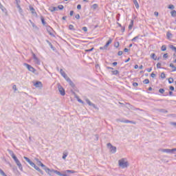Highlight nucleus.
Returning <instances> with one entry per match:
<instances>
[{
	"label": "nucleus",
	"instance_id": "nucleus-1",
	"mask_svg": "<svg viewBox=\"0 0 176 176\" xmlns=\"http://www.w3.org/2000/svg\"><path fill=\"white\" fill-rule=\"evenodd\" d=\"M8 152H9L10 156L14 160L16 166H18L19 170H23V165H21V163L20 162V160H19L17 157H16V155H14V153H13V151H11V150H8Z\"/></svg>",
	"mask_w": 176,
	"mask_h": 176
},
{
	"label": "nucleus",
	"instance_id": "nucleus-2",
	"mask_svg": "<svg viewBox=\"0 0 176 176\" xmlns=\"http://www.w3.org/2000/svg\"><path fill=\"white\" fill-rule=\"evenodd\" d=\"M118 166L121 167V168H126V167H129V162H127V159L122 158L118 160Z\"/></svg>",
	"mask_w": 176,
	"mask_h": 176
},
{
	"label": "nucleus",
	"instance_id": "nucleus-3",
	"mask_svg": "<svg viewBox=\"0 0 176 176\" xmlns=\"http://www.w3.org/2000/svg\"><path fill=\"white\" fill-rule=\"evenodd\" d=\"M57 86H58V90L60 96H65V89H64V87H63V86H61L60 83H58Z\"/></svg>",
	"mask_w": 176,
	"mask_h": 176
},
{
	"label": "nucleus",
	"instance_id": "nucleus-4",
	"mask_svg": "<svg viewBox=\"0 0 176 176\" xmlns=\"http://www.w3.org/2000/svg\"><path fill=\"white\" fill-rule=\"evenodd\" d=\"M24 67H26L28 68V71H30V72H32L33 74H35L36 72V69L34 68V67L31 66L28 63H23Z\"/></svg>",
	"mask_w": 176,
	"mask_h": 176
},
{
	"label": "nucleus",
	"instance_id": "nucleus-5",
	"mask_svg": "<svg viewBox=\"0 0 176 176\" xmlns=\"http://www.w3.org/2000/svg\"><path fill=\"white\" fill-rule=\"evenodd\" d=\"M107 148L110 149L111 153H116V146H113L111 143L107 144Z\"/></svg>",
	"mask_w": 176,
	"mask_h": 176
},
{
	"label": "nucleus",
	"instance_id": "nucleus-6",
	"mask_svg": "<svg viewBox=\"0 0 176 176\" xmlns=\"http://www.w3.org/2000/svg\"><path fill=\"white\" fill-rule=\"evenodd\" d=\"M34 86H35L37 89H42L43 87V85L41 81H36L34 82Z\"/></svg>",
	"mask_w": 176,
	"mask_h": 176
},
{
	"label": "nucleus",
	"instance_id": "nucleus-7",
	"mask_svg": "<svg viewBox=\"0 0 176 176\" xmlns=\"http://www.w3.org/2000/svg\"><path fill=\"white\" fill-rule=\"evenodd\" d=\"M85 101H86L87 104H88V105H89V107H93V108H94L95 109H97V106H96L94 103H92L90 101V100H89L88 98H86Z\"/></svg>",
	"mask_w": 176,
	"mask_h": 176
},
{
	"label": "nucleus",
	"instance_id": "nucleus-8",
	"mask_svg": "<svg viewBox=\"0 0 176 176\" xmlns=\"http://www.w3.org/2000/svg\"><path fill=\"white\" fill-rule=\"evenodd\" d=\"M161 152H163L164 153H173V148H163L161 149Z\"/></svg>",
	"mask_w": 176,
	"mask_h": 176
},
{
	"label": "nucleus",
	"instance_id": "nucleus-9",
	"mask_svg": "<svg viewBox=\"0 0 176 176\" xmlns=\"http://www.w3.org/2000/svg\"><path fill=\"white\" fill-rule=\"evenodd\" d=\"M30 10L33 16H35L36 17L38 16V14H36V12L35 11V8H34L32 6H30Z\"/></svg>",
	"mask_w": 176,
	"mask_h": 176
},
{
	"label": "nucleus",
	"instance_id": "nucleus-10",
	"mask_svg": "<svg viewBox=\"0 0 176 176\" xmlns=\"http://www.w3.org/2000/svg\"><path fill=\"white\" fill-rule=\"evenodd\" d=\"M121 122V123H131L132 124H135V122L134 121H130L129 120H119Z\"/></svg>",
	"mask_w": 176,
	"mask_h": 176
},
{
	"label": "nucleus",
	"instance_id": "nucleus-11",
	"mask_svg": "<svg viewBox=\"0 0 176 176\" xmlns=\"http://www.w3.org/2000/svg\"><path fill=\"white\" fill-rule=\"evenodd\" d=\"M112 43V38H109V41L107 42V43L104 45V49H107Z\"/></svg>",
	"mask_w": 176,
	"mask_h": 176
},
{
	"label": "nucleus",
	"instance_id": "nucleus-12",
	"mask_svg": "<svg viewBox=\"0 0 176 176\" xmlns=\"http://www.w3.org/2000/svg\"><path fill=\"white\" fill-rule=\"evenodd\" d=\"M43 170H45V171L46 173H47V174H50V173H52V170H50V168L46 167L45 165V167H43Z\"/></svg>",
	"mask_w": 176,
	"mask_h": 176
},
{
	"label": "nucleus",
	"instance_id": "nucleus-13",
	"mask_svg": "<svg viewBox=\"0 0 176 176\" xmlns=\"http://www.w3.org/2000/svg\"><path fill=\"white\" fill-rule=\"evenodd\" d=\"M43 170H45V171L46 173H47V174H50V173H52V170H50V168L46 167L45 165V167H43Z\"/></svg>",
	"mask_w": 176,
	"mask_h": 176
},
{
	"label": "nucleus",
	"instance_id": "nucleus-14",
	"mask_svg": "<svg viewBox=\"0 0 176 176\" xmlns=\"http://www.w3.org/2000/svg\"><path fill=\"white\" fill-rule=\"evenodd\" d=\"M23 159H25V160H26V162H28V163H29V164H34V162H32V161H31V160H30V158L27 157H23Z\"/></svg>",
	"mask_w": 176,
	"mask_h": 176
},
{
	"label": "nucleus",
	"instance_id": "nucleus-15",
	"mask_svg": "<svg viewBox=\"0 0 176 176\" xmlns=\"http://www.w3.org/2000/svg\"><path fill=\"white\" fill-rule=\"evenodd\" d=\"M51 173H54L57 175H60V176H62V175H63V173H61L60 171L56 170H51Z\"/></svg>",
	"mask_w": 176,
	"mask_h": 176
},
{
	"label": "nucleus",
	"instance_id": "nucleus-16",
	"mask_svg": "<svg viewBox=\"0 0 176 176\" xmlns=\"http://www.w3.org/2000/svg\"><path fill=\"white\" fill-rule=\"evenodd\" d=\"M67 156H68V152L64 151L63 153V157H62L63 160H65V159H67Z\"/></svg>",
	"mask_w": 176,
	"mask_h": 176
},
{
	"label": "nucleus",
	"instance_id": "nucleus-17",
	"mask_svg": "<svg viewBox=\"0 0 176 176\" xmlns=\"http://www.w3.org/2000/svg\"><path fill=\"white\" fill-rule=\"evenodd\" d=\"M169 67H170V68H173L172 72H175V71H176V67L174 66V64L170 63V64L169 65Z\"/></svg>",
	"mask_w": 176,
	"mask_h": 176
},
{
	"label": "nucleus",
	"instance_id": "nucleus-18",
	"mask_svg": "<svg viewBox=\"0 0 176 176\" xmlns=\"http://www.w3.org/2000/svg\"><path fill=\"white\" fill-rule=\"evenodd\" d=\"M60 75H62V76L63 78H65L67 76V74L65 73L64 70H63V69H60Z\"/></svg>",
	"mask_w": 176,
	"mask_h": 176
},
{
	"label": "nucleus",
	"instance_id": "nucleus-19",
	"mask_svg": "<svg viewBox=\"0 0 176 176\" xmlns=\"http://www.w3.org/2000/svg\"><path fill=\"white\" fill-rule=\"evenodd\" d=\"M133 3H134L136 9H139L140 5L138 4V1H137V0H133Z\"/></svg>",
	"mask_w": 176,
	"mask_h": 176
},
{
	"label": "nucleus",
	"instance_id": "nucleus-20",
	"mask_svg": "<svg viewBox=\"0 0 176 176\" xmlns=\"http://www.w3.org/2000/svg\"><path fill=\"white\" fill-rule=\"evenodd\" d=\"M34 61L35 64H38V65L41 64V61H39V59L38 58V57L34 58Z\"/></svg>",
	"mask_w": 176,
	"mask_h": 176
},
{
	"label": "nucleus",
	"instance_id": "nucleus-21",
	"mask_svg": "<svg viewBox=\"0 0 176 176\" xmlns=\"http://www.w3.org/2000/svg\"><path fill=\"white\" fill-rule=\"evenodd\" d=\"M91 8L93 9V10H96V9H98V4L95 3V4L92 5L91 6Z\"/></svg>",
	"mask_w": 176,
	"mask_h": 176
},
{
	"label": "nucleus",
	"instance_id": "nucleus-22",
	"mask_svg": "<svg viewBox=\"0 0 176 176\" xmlns=\"http://www.w3.org/2000/svg\"><path fill=\"white\" fill-rule=\"evenodd\" d=\"M166 36L168 39H171V38H173V34L170 33V32H168L166 33Z\"/></svg>",
	"mask_w": 176,
	"mask_h": 176
},
{
	"label": "nucleus",
	"instance_id": "nucleus-23",
	"mask_svg": "<svg viewBox=\"0 0 176 176\" xmlns=\"http://www.w3.org/2000/svg\"><path fill=\"white\" fill-rule=\"evenodd\" d=\"M50 10L51 12H56V11L58 10V8L56 7H50Z\"/></svg>",
	"mask_w": 176,
	"mask_h": 176
},
{
	"label": "nucleus",
	"instance_id": "nucleus-24",
	"mask_svg": "<svg viewBox=\"0 0 176 176\" xmlns=\"http://www.w3.org/2000/svg\"><path fill=\"white\" fill-rule=\"evenodd\" d=\"M158 112H161L162 113H167V112L168 111L164 109H158Z\"/></svg>",
	"mask_w": 176,
	"mask_h": 176
},
{
	"label": "nucleus",
	"instance_id": "nucleus-25",
	"mask_svg": "<svg viewBox=\"0 0 176 176\" xmlns=\"http://www.w3.org/2000/svg\"><path fill=\"white\" fill-rule=\"evenodd\" d=\"M41 20L42 24H43L44 25H46V21H45V18L43 16H41Z\"/></svg>",
	"mask_w": 176,
	"mask_h": 176
},
{
	"label": "nucleus",
	"instance_id": "nucleus-26",
	"mask_svg": "<svg viewBox=\"0 0 176 176\" xmlns=\"http://www.w3.org/2000/svg\"><path fill=\"white\" fill-rule=\"evenodd\" d=\"M134 25V21H131L130 25H129V30H131Z\"/></svg>",
	"mask_w": 176,
	"mask_h": 176
},
{
	"label": "nucleus",
	"instance_id": "nucleus-27",
	"mask_svg": "<svg viewBox=\"0 0 176 176\" xmlns=\"http://www.w3.org/2000/svg\"><path fill=\"white\" fill-rule=\"evenodd\" d=\"M151 58H153V60H157V56H156L155 54H151Z\"/></svg>",
	"mask_w": 176,
	"mask_h": 176
},
{
	"label": "nucleus",
	"instance_id": "nucleus-28",
	"mask_svg": "<svg viewBox=\"0 0 176 176\" xmlns=\"http://www.w3.org/2000/svg\"><path fill=\"white\" fill-rule=\"evenodd\" d=\"M170 14L173 17H176V11L175 10L171 11Z\"/></svg>",
	"mask_w": 176,
	"mask_h": 176
},
{
	"label": "nucleus",
	"instance_id": "nucleus-29",
	"mask_svg": "<svg viewBox=\"0 0 176 176\" xmlns=\"http://www.w3.org/2000/svg\"><path fill=\"white\" fill-rule=\"evenodd\" d=\"M161 50L162 52H166V50H167V47H166V45H162L161 47Z\"/></svg>",
	"mask_w": 176,
	"mask_h": 176
},
{
	"label": "nucleus",
	"instance_id": "nucleus-30",
	"mask_svg": "<svg viewBox=\"0 0 176 176\" xmlns=\"http://www.w3.org/2000/svg\"><path fill=\"white\" fill-rule=\"evenodd\" d=\"M126 105H129V108L130 109H133V111L135 109V108H134V107H133V105L130 104L129 103H126Z\"/></svg>",
	"mask_w": 176,
	"mask_h": 176
},
{
	"label": "nucleus",
	"instance_id": "nucleus-31",
	"mask_svg": "<svg viewBox=\"0 0 176 176\" xmlns=\"http://www.w3.org/2000/svg\"><path fill=\"white\" fill-rule=\"evenodd\" d=\"M64 78L65 79V80H67V82H68V83H69V82L71 81V78H69L68 76H66L65 77H64Z\"/></svg>",
	"mask_w": 176,
	"mask_h": 176
},
{
	"label": "nucleus",
	"instance_id": "nucleus-32",
	"mask_svg": "<svg viewBox=\"0 0 176 176\" xmlns=\"http://www.w3.org/2000/svg\"><path fill=\"white\" fill-rule=\"evenodd\" d=\"M65 173H71L72 174H75V173H76V171L71 170H65Z\"/></svg>",
	"mask_w": 176,
	"mask_h": 176
},
{
	"label": "nucleus",
	"instance_id": "nucleus-33",
	"mask_svg": "<svg viewBox=\"0 0 176 176\" xmlns=\"http://www.w3.org/2000/svg\"><path fill=\"white\" fill-rule=\"evenodd\" d=\"M69 30H70L72 31H75V29L74 28V25H69Z\"/></svg>",
	"mask_w": 176,
	"mask_h": 176
},
{
	"label": "nucleus",
	"instance_id": "nucleus-34",
	"mask_svg": "<svg viewBox=\"0 0 176 176\" xmlns=\"http://www.w3.org/2000/svg\"><path fill=\"white\" fill-rule=\"evenodd\" d=\"M32 167H34V168H35V170H37L39 167H38L35 163L33 162V164L30 165Z\"/></svg>",
	"mask_w": 176,
	"mask_h": 176
},
{
	"label": "nucleus",
	"instance_id": "nucleus-35",
	"mask_svg": "<svg viewBox=\"0 0 176 176\" xmlns=\"http://www.w3.org/2000/svg\"><path fill=\"white\" fill-rule=\"evenodd\" d=\"M170 48L172 50H174V52H175V53H176V47H175L174 45H170Z\"/></svg>",
	"mask_w": 176,
	"mask_h": 176
},
{
	"label": "nucleus",
	"instance_id": "nucleus-36",
	"mask_svg": "<svg viewBox=\"0 0 176 176\" xmlns=\"http://www.w3.org/2000/svg\"><path fill=\"white\" fill-rule=\"evenodd\" d=\"M139 38H140V35L136 36L131 41H132V42H135V41H137V39H138Z\"/></svg>",
	"mask_w": 176,
	"mask_h": 176
},
{
	"label": "nucleus",
	"instance_id": "nucleus-37",
	"mask_svg": "<svg viewBox=\"0 0 176 176\" xmlns=\"http://www.w3.org/2000/svg\"><path fill=\"white\" fill-rule=\"evenodd\" d=\"M174 82V78H168V83L171 84Z\"/></svg>",
	"mask_w": 176,
	"mask_h": 176
},
{
	"label": "nucleus",
	"instance_id": "nucleus-38",
	"mask_svg": "<svg viewBox=\"0 0 176 176\" xmlns=\"http://www.w3.org/2000/svg\"><path fill=\"white\" fill-rule=\"evenodd\" d=\"M111 72H112L113 75H118V74H119V71H118V70L112 71Z\"/></svg>",
	"mask_w": 176,
	"mask_h": 176
},
{
	"label": "nucleus",
	"instance_id": "nucleus-39",
	"mask_svg": "<svg viewBox=\"0 0 176 176\" xmlns=\"http://www.w3.org/2000/svg\"><path fill=\"white\" fill-rule=\"evenodd\" d=\"M143 83L144 85H148L149 83V79H145L144 80H143Z\"/></svg>",
	"mask_w": 176,
	"mask_h": 176
},
{
	"label": "nucleus",
	"instance_id": "nucleus-40",
	"mask_svg": "<svg viewBox=\"0 0 176 176\" xmlns=\"http://www.w3.org/2000/svg\"><path fill=\"white\" fill-rule=\"evenodd\" d=\"M164 89H159V93H160L161 94H164Z\"/></svg>",
	"mask_w": 176,
	"mask_h": 176
},
{
	"label": "nucleus",
	"instance_id": "nucleus-41",
	"mask_svg": "<svg viewBox=\"0 0 176 176\" xmlns=\"http://www.w3.org/2000/svg\"><path fill=\"white\" fill-rule=\"evenodd\" d=\"M69 83L72 87H75V84L74 83V82H72V80L69 82Z\"/></svg>",
	"mask_w": 176,
	"mask_h": 176
},
{
	"label": "nucleus",
	"instance_id": "nucleus-42",
	"mask_svg": "<svg viewBox=\"0 0 176 176\" xmlns=\"http://www.w3.org/2000/svg\"><path fill=\"white\" fill-rule=\"evenodd\" d=\"M58 9H59V10H63V9H64V6L63 5H59L58 6Z\"/></svg>",
	"mask_w": 176,
	"mask_h": 176
},
{
	"label": "nucleus",
	"instance_id": "nucleus-43",
	"mask_svg": "<svg viewBox=\"0 0 176 176\" xmlns=\"http://www.w3.org/2000/svg\"><path fill=\"white\" fill-rule=\"evenodd\" d=\"M47 42L49 44V45L50 46L51 49H54V47H53V45L52 44V43H50V41H47Z\"/></svg>",
	"mask_w": 176,
	"mask_h": 176
},
{
	"label": "nucleus",
	"instance_id": "nucleus-44",
	"mask_svg": "<svg viewBox=\"0 0 176 176\" xmlns=\"http://www.w3.org/2000/svg\"><path fill=\"white\" fill-rule=\"evenodd\" d=\"M161 78H162V79L166 78V74H164V72H162L161 74Z\"/></svg>",
	"mask_w": 176,
	"mask_h": 176
},
{
	"label": "nucleus",
	"instance_id": "nucleus-45",
	"mask_svg": "<svg viewBox=\"0 0 176 176\" xmlns=\"http://www.w3.org/2000/svg\"><path fill=\"white\" fill-rule=\"evenodd\" d=\"M36 170L38 171L41 175H43V171L41 168H38Z\"/></svg>",
	"mask_w": 176,
	"mask_h": 176
},
{
	"label": "nucleus",
	"instance_id": "nucleus-46",
	"mask_svg": "<svg viewBox=\"0 0 176 176\" xmlns=\"http://www.w3.org/2000/svg\"><path fill=\"white\" fill-rule=\"evenodd\" d=\"M93 50H94V47H92V48H91L89 50H86L85 52H93Z\"/></svg>",
	"mask_w": 176,
	"mask_h": 176
},
{
	"label": "nucleus",
	"instance_id": "nucleus-47",
	"mask_svg": "<svg viewBox=\"0 0 176 176\" xmlns=\"http://www.w3.org/2000/svg\"><path fill=\"white\" fill-rule=\"evenodd\" d=\"M78 102H80V104H85V102H83V100H82V99H79V98H78Z\"/></svg>",
	"mask_w": 176,
	"mask_h": 176
},
{
	"label": "nucleus",
	"instance_id": "nucleus-48",
	"mask_svg": "<svg viewBox=\"0 0 176 176\" xmlns=\"http://www.w3.org/2000/svg\"><path fill=\"white\" fill-rule=\"evenodd\" d=\"M75 18H76L77 20H79V19H80V15H79V14H77L75 16Z\"/></svg>",
	"mask_w": 176,
	"mask_h": 176
},
{
	"label": "nucleus",
	"instance_id": "nucleus-49",
	"mask_svg": "<svg viewBox=\"0 0 176 176\" xmlns=\"http://www.w3.org/2000/svg\"><path fill=\"white\" fill-rule=\"evenodd\" d=\"M82 30L84 32H87V27H82Z\"/></svg>",
	"mask_w": 176,
	"mask_h": 176
},
{
	"label": "nucleus",
	"instance_id": "nucleus-50",
	"mask_svg": "<svg viewBox=\"0 0 176 176\" xmlns=\"http://www.w3.org/2000/svg\"><path fill=\"white\" fill-rule=\"evenodd\" d=\"M77 9H78V10H80L82 9V6H81L80 4H78V5L77 6Z\"/></svg>",
	"mask_w": 176,
	"mask_h": 176
},
{
	"label": "nucleus",
	"instance_id": "nucleus-51",
	"mask_svg": "<svg viewBox=\"0 0 176 176\" xmlns=\"http://www.w3.org/2000/svg\"><path fill=\"white\" fill-rule=\"evenodd\" d=\"M168 8L171 9V10L174 9V5H169Z\"/></svg>",
	"mask_w": 176,
	"mask_h": 176
},
{
	"label": "nucleus",
	"instance_id": "nucleus-52",
	"mask_svg": "<svg viewBox=\"0 0 176 176\" xmlns=\"http://www.w3.org/2000/svg\"><path fill=\"white\" fill-rule=\"evenodd\" d=\"M161 67H162V63H158L157 64V68H162Z\"/></svg>",
	"mask_w": 176,
	"mask_h": 176
},
{
	"label": "nucleus",
	"instance_id": "nucleus-53",
	"mask_svg": "<svg viewBox=\"0 0 176 176\" xmlns=\"http://www.w3.org/2000/svg\"><path fill=\"white\" fill-rule=\"evenodd\" d=\"M133 87H137L138 86V82H133Z\"/></svg>",
	"mask_w": 176,
	"mask_h": 176
},
{
	"label": "nucleus",
	"instance_id": "nucleus-54",
	"mask_svg": "<svg viewBox=\"0 0 176 176\" xmlns=\"http://www.w3.org/2000/svg\"><path fill=\"white\" fill-rule=\"evenodd\" d=\"M12 89H13V90H14L15 91H16V90H17V87H16V85H13V86H12Z\"/></svg>",
	"mask_w": 176,
	"mask_h": 176
},
{
	"label": "nucleus",
	"instance_id": "nucleus-55",
	"mask_svg": "<svg viewBox=\"0 0 176 176\" xmlns=\"http://www.w3.org/2000/svg\"><path fill=\"white\" fill-rule=\"evenodd\" d=\"M169 89H170V90H171V91H174V90L175 89L174 88V87H173V86H170V87H169Z\"/></svg>",
	"mask_w": 176,
	"mask_h": 176
},
{
	"label": "nucleus",
	"instance_id": "nucleus-56",
	"mask_svg": "<svg viewBox=\"0 0 176 176\" xmlns=\"http://www.w3.org/2000/svg\"><path fill=\"white\" fill-rule=\"evenodd\" d=\"M122 54H123V52L122 51H119L118 53V56H122Z\"/></svg>",
	"mask_w": 176,
	"mask_h": 176
},
{
	"label": "nucleus",
	"instance_id": "nucleus-57",
	"mask_svg": "<svg viewBox=\"0 0 176 176\" xmlns=\"http://www.w3.org/2000/svg\"><path fill=\"white\" fill-rule=\"evenodd\" d=\"M163 57H164V58H167L168 57V54H164Z\"/></svg>",
	"mask_w": 176,
	"mask_h": 176
},
{
	"label": "nucleus",
	"instance_id": "nucleus-58",
	"mask_svg": "<svg viewBox=\"0 0 176 176\" xmlns=\"http://www.w3.org/2000/svg\"><path fill=\"white\" fill-rule=\"evenodd\" d=\"M151 78H156V74L154 73L151 74Z\"/></svg>",
	"mask_w": 176,
	"mask_h": 176
},
{
	"label": "nucleus",
	"instance_id": "nucleus-59",
	"mask_svg": "<svg viewBox=\"0 0 176 176\" xmlns=\"http://www.w3.org/2000/svg\"><path fill=\"white\" fill-rule=\"evenodd\" d=\"M37 166H41L42 164V162L38 161V162H36Z\"/></svg>",
	"mask_w": 176,
	"mask_h": 176
},
{
	"label": "nucleus",
	"instance_id": "nucleus-60",
	"mask_svg": "<svg viewBox=\"0 0 176 176\" xmlns=\"http://www.w3.org/2000/svg\"><path fill=\"white\" fill-rule=\"evenodd\" d=\"M115 47H119V42L115 43Z\"/></svg>",
	"mask_w": 176,
	"mask_h": 176
},
{
	"label": "nucleus",
	"instance_id": "nucleus-61",
	"mask_svg": "<svg viewBox=\"0 0 176 176\" xmlns=\"http://www.w3.org/2000/svg\"><path fill=\"white\" fill-rule=\"evenodd\" d=\"M124 52L125 53L129 52V49L124 48Z\"/></svg>",
	"mask_w": 176,
	"mask_h": 176
},
{
	"label": "nucleus",
	"instance_id": "nucleus-62",
	"mask_svg": "<svg viewBox=\"0 0 176 176\" xmlns=\"http://www.w3.org/2000/svg\"><path fill=\"white\" fill-rule=\"evenodd\" d=\"M152 67L147 69V72H151Z\"/></svg>",
	"mask_w": 176,
	"mask_h": 176
},
{
	"label": "nucleus",
	"instance_id": "nucleus-63",
	"mask_svg": "<svg viewBox=\"0 0 176 176\" xmlns=\"http://www.w3.org/2000/svg\"><path fill=\"white\" fill-rule=\"evenodd\" d=\"M69 14L71 16H74V11H70Z\"/></svg>",
	"mask_w": 176,
	"mask_h": 176
},
{
	"label": "nucleus",
	"instance_id": "nucleus-64",
	"mask_svg": "<svg viewBox=\"0 0 176 176\" xmlns=\"http://www.w3.org/2000/svg\"><path fill=\"white\" fill-rule=\"evenodd\" d=\"M1 10H2V12H6V8H5V7H4V8H1Z\"/></svg>",
	"mask_w": 176,
	"mask_h": 176
}]
</instances>
